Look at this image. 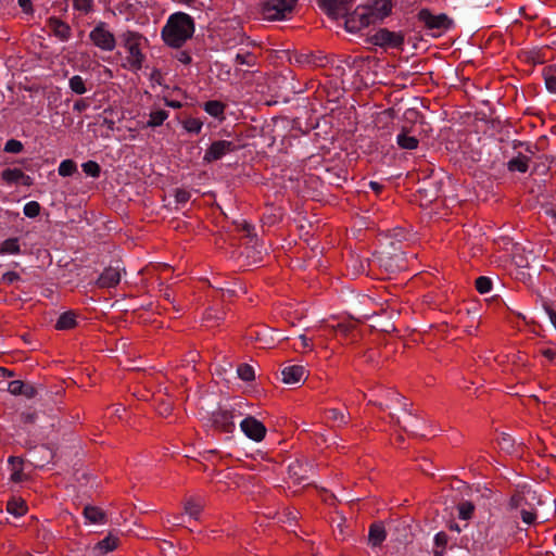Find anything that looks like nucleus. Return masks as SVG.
Wrapping results in <instances>:
<instances>
[{
  "instance_id": "obj_1",
  "label": "nucleus",
  "mask_w": 556,
  "mask_h": 556,
  "mask_svg": "<svg viewBox=\"0 0 556 556\" xmlns=\"http://www.w3.org/2000/svg\"><path fill=\"white\" fill-rule=\"evenodd\" d=\"M194 33V22L190 15L177 12L169 16L162 29V38L172 48H180Z\"/></svg>"
},
{
  "instance_id": "obj_2",
  "label": "nucleus",
  "mask_w": 556,
  "mask_h": 556,
  "mask_svg": "<svg viewBox=\"0 0 556 556\" xmlns=\"http://www.w3.org/2000/svg\"><path fill=\"white\" fill-rule=\"evenodd\" d=\"M298 0H262L260 3V13L264 20L280 21L283 20L287 12H291Z\"/></svg>"
},
{
  "instance_id": "obj_3",
  "label": "nucleus",
  "mask_w": 556,
  "mask_h": 556,
  "mask_svg": "<svg viewBox=\"0 0 556 556\" xmlns=\"http://www.w3.org/2000/svg\"><path fill=\"white\" fill-rule=\"evenodd\" d=\"M542 501L538 494V491L531 485L523 483L517 485L515 492L510 496L508 506L510 509H517L519 507L532 508L535 507V505H540Z\"/></svg>"
},
{
  "instance_id": "obj_4",
  "label": "nucleus",
  "mask_w": 556,
  "mask_h": 556,
  "mask_svg": "<svg viewBox=\"0 0 556 556\" xmlns=\"http://www.w3.org/2000/svg\"><path fill=\"white\" fill-rule=\"evenodd\" d=\"M124 40V45L128 50L129 56L128 62L135 70H140L143 62V54L139 48V40L141 39V35L134 31H126L122 36Z\"/></svg>"
},
{
  "instance_id": "obj_5",
  "label": "nucleus",
  "mask_w": 556,
  "mask_h": 556,
  "mask_svg": "<svg viewBox=\"0 0 556 556\" xmlns=\"http://www.w3.org/2000/svg\"><path fill=\"white\" fill-rule=\"evenodd\" d=\"M345 17V29L350 33H356L364 27L374 24L372 14L368 13V9L362 7H357L352 13H346Z\"/></svg>"
},
{
  "instance_id": "obj_6",
  "label": "nucleus",
  "mask_w": 556,
  "mask_h": 556,
  "mask_svg": "<svg viewBox=\"0 0 556 556\" xmlns=\"http://www.w3.org/2000/svg\"><path fill=\"white\" fill-rule=\"evenodd\" d=\"M417 18L428 29H450L453 26V21L445 13L433 15L426 8L418 12Z\"/></svg>"
},
{
  "instance_id": "obj_7",
  "label": "nucleus",
  "mask_w": 556,
  "mask_h": 556,
  "mask_svg": "<svg viewBox=\"0 0 556 556\" xmlns=\"http://www.w3.org/2000/svg\"><path fill=\"white\" fill-rule=\"evenodd\" d=\"M369 40L372 45L382 48H401L404 45V35L388 28H380Z\"/></svg>"
},
{
  "instance_id": "obj_8",
  "label": "nucleus",
  "mask_w": 556,
  "mask_h": 556,
  "mask_svg": "<svg viewBox=\"0 0 556 556\" xmlns=\"http://www.w3.org/2000/svg\"><path fill=\"white\" fill-rule=\"evenodd\" d=\"M89 37L94 46L105 51H112L116 46L115 37L105 28L104 22H100L90 31Z\"/></svg>"
},
{
  "instance_id": "obj_9",
  "label": "nucleus",
  "mask_w": 556,
  "mask_h": 556,
  "mask_svg": "<svg viewBox=\"0 0 556 556\" xmlns=\"http://www.w3.org/2000/svg\"><path fill=\"white\" fill-rule=\"evenodd\" d=\"M320 8L332 20L343 17L350 11L353 0H318Z\"/></svg>"
},
{
  "instance_id": "obj_10",
  "label": "nucleus",
  "mask_w": 556,
  "mask_h": 556,
  "mask_svg": "<svg viewBox=\"0 0 556 556\" xmlns=\"http://www.w3.org/2000/svg\"><path fill=\"white\" fill-rule=\"evenodd\" d=\"M238 149V146L232 141L218 140L212 142L208 149L205 151L203 160L207 163H212L222 159L229 152H233Z\"/></svg>"
},
{
  "instance_id": "obj_11",
  "label": "nucleus",
  "mask_w": 556,
  "mask_h": 556,
  "mask_svg": "<svg viewBox=\"0 0 556 556\" xmlns=\"http://www.w3.org/2000/svg\"><path fill=\"white\" fill-rule=\"evenodd\" d=\"M243 433L255 442H261L266 435V427L253 416H248L240 424Z\"/></svg>"
},
{
  "instance_id": "obj_12",
  "label": "nucleus",
  "mask_w": 556,
  "mask_h": 556,
  "mask_svg": "<svg viewBox=\"0 0 556 556\" xmlns=\"http://www.w3.org/2000/svg\"><path fill=\"white\" fill-rule=\"evenodd\" d=\"M211 421L215 429L226 433H231L235 429L232 410L217 407V409L212 413Z\"/></svg>"
},
{
  "instance_id": "obj_13",
  "label": "nucleus",
  "mask_w": 556,
  "mask_h": 556,
  "mask_svg": "<svg viewBox=\"0 0 556 556\" xmlns=\"http://www.w3.org/2000/svg\"><path fill=\"white\" fill-rule=\"evenodd\" d=\"M311 466L307 463H302L299 459L291 462L288 466V476L295 486L309 485L308 470Z\"/></svg>"
},
{
  "instance_id": "obj_14",
  "label": "nucleus",
  "mask_w": 556,
  "mask_h": 556,
  "mask_svg": "<svg viewBox=\"0 0 556 556\" xmlns=\"http://www.w3.org/2000/svg\"><path fill=\"white\" fill-rule=\"evenodd\" d=\"M29 453L33 463L39 468L50 464L55 456V452L47 444L30 446Z\"/></svg>"
},
{
  "instance_id": "obj_15",
  "label": "nucleus",
  "mask_w": 556,
  "mask_h": 556,
  "mask_svg": "<svg viewBox=\"0 0 556 556\" xmlns=\"http://www.w3.org/2000/svg\"><path fill=\"white\" fill-rule=\"evenodd\" d=\"M363 7L368 9L369 14H372L371 18L374 24L378 21H382L390 15L392 11L391 0H371L369 4Z\"/></svg>"
},
{
  "instance_id": "obj_16",
  "label": "nucleus",
  "mask_w": 556,
  "mask_h": 556,
  "mask_svg": "<svg viewBox=\"0 0 556 556\" xmlns=\"http://www.w3.org/2000/svg\"><path fill=\"white\" fill-rule=\"evenodd\" d=\"M281 375L282 381L287 384H300L308 378V372L301 365L285 367Z\"/></svg>"
},
{
  "instance_id": "obj_17",
  "label": "nucleus",
  "mask_w": 556,
  "mask_h": 556,
  "mask_svg": "<svg viewBox=\"0 0 556 556\" xmlns=\"http://www.w3.org/2000/svg\"><path fill=\"white\" fill-rule=\"evenodd\" d=\"M121 281V273L116 268L108 267L100 275L97 280V286L99 288H112L119 283Z\"/></svg>"
},
{
  "instance_id": "obj_18",
  "label": "nucleus",
  "mask_w": 556,
  "mask_h": 556,
  "mask_svg": "<svg viewBox=\"0 0 556 556\" xmlns=\"http://www.w3.org/2000/svg\"><path fill=\"white\" fill-rule=\"evenodd\" d=\"M48 26L52 30L54 36H56L61 40H67L71 37L70 25L58 17H50L48 20Z\"/></svg>"
},
{
  "instance_id": "obj_19",
  "label": "nucleus",
  "mask_w": 556,
  "mask_h": 556,
  "mask_svg": "<svg viewBox=\"0 0 556 556\" xmlns=\"http://www.w3.org/2000/svg\"><path fill=\"white\" fill-rule=\"evenodd\" d=\"M203 508H204V504L194 497H189L184 503L185 514H187L194 520H199Z\"/></svg>"
},
{
  "instance_id": "obj_20",
  "label": "nucleus",
  "mask_w": 556,
  "mask_h": 556,
  "mask_svg": "<svg viewBox=\"0 0 556 556\" xmlns=\"http://www.w3.org/2000/svg\"><path fill=\"white\" fill-rule=\"evenodd\" d=\"M386 529L381 523H372L369 527L368 542L372 546H379L386 540Z\"/></svg>"
},
{
  "instance_id": "obj_21",
  "label": "nucleus",
  "mask_w": 556,
  "mask_h": 556,
  "mask_svg": "<svg viewBox=\"0 0 556 556\" xmlns=\"http://www.w3.org/2000/svg\"><path fill=\"white\" fill-rule=\"evenodd\" d=\"M85 518L91 523L105 522L106 514L104 510L97 506L87 505L84 508Z\"/></svg>"
},
{
  "instance_id": "obj_22",
  "label": "nucleus",
  "mask_w": 556,
  "mask_h": 556,
  "mask_svg": "<svg viewBox=\"0 0 556 556\" xmlns=\"http://www.w3.org/2000/svg\"><path fill=\"white\" fill-rule=\"evenodd\" d=\"M530 159L522 153H518L517 156L513 157L507 163V168L509 172H519L526 173L529 167Z\"/></svg>"
},
{
  "instance_id": "obj_23",
  "label": "nucleus",
  "mask_w": 556,
  "mask_h": 556,
  "mask_svg": "<svg viewBox=\"0 0 556 556\" xmlns=\"http://www.w3.org/2000/svg\"><path fill=\"white\" fill-rule=\"evenodd\" d=\"M119 544V539L117 536H114L111 532L105 536L103 540L97 543L94 546L96 549H99L101 554H106L109 552L114 551L117 548Z\"/></svg>"
},
{
  "instance_id": "obj_24",
  "label": "nucleus",
  "mask_w": 556,
  "mask_h": 556,
  "mask_svg": "<svg viewBox=\"0 0 556 556\" xmlns=\"http://www.w3.org/2000/svg\"><path fill=\"white\" fill-rule=\"evenodd\" d=\"M76 325H77L76 314L72 311H68V312L61 314V316L59 317V319L55 324V328L58 330H67V329H73Z\"/></svg>"
},
{
  "instance_id": "obj_25",
  "label": "nucleus",
  "mask_w": 556,
  "mask_h": 556,
  "mask_svg": "<svg viewBox=\"0 0 556 556\" xmlns=\"http://www.w3.org/2000/svg\"><path fill=\"white\" fill-rule=\"evenodd\" d=\"M7 510L16 517H21L26 514L27 506L24 500L12 497L7 503Z\"/></svg>"
},
{
  "instance_id": "obj_26",
  "label": "nucleus",
  "mask_w": 556,
  "mask_h": 556,
  "mask_svg": "<svg viewBox=\"0 0 556 556\" xmlns=\"http://www.w3.org/2000/svg\"><path fill=\"white\" fill-rule=\"evenodd\" d=\"M396 142L401 149L414 150L418 147V139L414 136H409L407 131L403 130L397 135Z\"/></svg>"
},
{
  "instance_id": "obj_27",
  "label": "nucleus",
  "mask_w": 556,
  "mask_h": 556,
  "mask_svg": "<svg viewBox=\"0 0 556 556\" xmlns=\"http://www.w3.org/2000/svg\"><path fill=\"white\" fill-rule=\"evenodd\" d=\"M226 105L217 100H210L204 103V110L213 117H220L224 114Z\"/></svg>"
},
{
  "instance_id": "obj_28",
  "label": "nucleus",
  "mask_w": 556,
  "mask_h": 556,
  "mask_svg": "<svg viewBox=\"0 0 556 556\" xmlns=\"http://www.w3.org/2000/svg\"><path fill=\"white\" fill-rule=\"evenodd\" d=\"M515 439L507 432H502L501 439L498 440V444L501 450L507 454L514 453L515 450Z\"/></svg>"
},
{
  "instance_id": "obj_29",
  "label": "nucleus",
  "mask_w": 556,
  "mask_h": 556,
  "mask_svg": "<svg viewBox=\"0 0 556 556\" xmlns=\"http://www.w3.org/2000/svg\"><path fill=\"white\" fill-rule=\"evenodd\" d=\"M18 252H20V244H18V240L16 238H10L2 242L1 248H0L1 254H5V253L16 254Z\"/></svg>"
},
{
  "instance_id": "obj_30",
  "label": "nucleus",
  "mask_w": 556,
  "mask_h": 556,
  "mask_svg": "<svg viewBox=\"0 0 556 556\" xmlns=\"http://www.w3.org/2000/svg\"><path fill=\"white\" fill-rule=\"evenodd\" d=\"M1 176L8 184L17 182L23 177V170L20 168H7L2 172Z\"/></svg>"
},
{
  "instance_id": "obj_31",
  "label": "nucleus",
  "mask_w": 556,
  "mask_h": 556,
  "mask_svg": "<svg viewBox=\"0 0 556 556\" xmlns=\"http://www.w3.org/2000/svg\"><path fill=\"white\" fill-rule=\"evenodd\" d=\"M328 414L332 420L339 422L340 425H346L350 418V413L348 409L339 410L337 408H330L328 409Z\"/></svg>"
},
{
  "instance_id": "obj_32",
  "label": "nucleus",
  "mask_w": 556,
  "mask_h": 556,
  "mask_svg": "<svg viewBox=\"0 0 556 556\" xmlns=\"http://www.w3.org/2000/svg\"><path fill=\"white\" fill-rule=\"evenodd\" d=\"M475 511V505L472 502L466 501L458 505L459 518L464 520H469Z\"/></svg>"
},
{
  "instance_id": "obj_33",
  "label": "nucleus",
  "mask_w": 556,
  "mask_h": 556,
  "mask_svg": "<svg viewBox=\"0 0 556 556\" xmlns=\"http://www.w3.org/2000/svg\"><path fill=\"white\" fill-rule=\"evenodd\" d=\"M525 252H526L525 249L517 248L513 254V262L519 268H530V263H529Z\"/></svg>"
},
{
  "instance_id": "obj_34",
  "label": "nucleus",
  "mask_w": 556,
  "mask_h": 556,
  "mask_svg": "<svg viewBox=\"0 0 556 556\" xmlns=\"http://www.w3.org/2000/svg\"><path fill=\"white\" fill-rule=\"evenodd\" d=\"M448 542V536L445 532H439L434 538V543L437 545V549H434V556H443L444 548Z\"/></svg>"
},
{
  "instance_id": "obj_35",
  "label": "nucleus",
  "mask_w": 556,
  "mask_h": 556,
  "mask_svg": "<svg viewBox=\"0 0 556 556\" xmlns=\"http://www.w3.org/2000/svg\"><path fill=\"white\" fill-rule=\"evenodd\" d=\"M77 170L73 160H64L59 166V174L63 177L72 176Z\"/></svg>"
},
{
  "instance_id": "obj_36",
  "label": "nucleus",
  "mask_w": 556,
  "mask_h": 556,
  "mask_svg": "<svg viewBox=\"0 0 556 556\" xmlns=\"http://www.w3.org/2000/svg\"><path fill=\"white\" fill-rule=\"evenodd\" d=\"M167 112L164 110H159L155 112H152L150 114V119L147 123L150 127H156L163 124V122L167 118Z\"/></svg>"
},
{
  "instance_id": "obj_37",
  "label": "nucleus",
  "mask_w": 556,
  "mask_h": 556,
  "mask_svg": "<svg viewBox=\"0 0 556 556\" xmlns=\"http://www.w3.org/2000/svg\"><path fill=\"white\" fill-rule=\"evenodd\" d=\"M237 371L239 378L243 381H252L255 378L254 370L249 364H241Z\"/></svg>"
},
{
  "instance_id": "obj_38",
  "label": "nucleus",
  "mask_w": 556,
  "mask_h": 556,
  "mask_svg": "<svg viewBox=\"0 0 556 556\" xmlns=\"http://www.w3.org/2000/svg\"><path fill=\"white\" fill-rule=\"evenodd\" d=\"M83 170L86 175L97 178L100 176L101 168L99 164L94 161H88L83 164Z\"/></svg>"
},
{
  "instance_id": "obj_39",
  "label": "nucleus",
  "mask_w": 556,
  "mask_h": 556,
  "mask_svg": "<svg viewBox=\"0 0 556 556\" xmlns=\"http://www.w3.org/2000/svg\"><path fill=\"white\" fill-rule=\"evenodd\" d=\"M70 87L72 91H74L77 94H83L86 92L85 83L83 78L78 75H75L70 79Z\"/></svg>"
},
{
  "instance_id": "obj_40",
  "label": "nucleus",
  "mask_w": 556,
  "mask_h": 556,
  "mask_svg": "<svg viewBox=\"0 0 556 556\" xmlns=\"http://www.w3.org/2000/svg\"><path fill=\"white\" fill-rule=\"evenodd\" d=\"M372 328H378L380 331L391 333L396 330L392 319H379L376 320V325Z\"/></svg>"
},
{
  "instance_id": "obj_41",
  "label": "nucleus",
  "mask_w": 556,
  "mask_h": 556,
  "mask_svg": "<svg viewBox=\"0 0 556 556\" xmlns=\"http://www.w3.org/2000/svg\"><path fill=\"white\" fill-rule=\"evenodd\" d=\"M492 288V281L490 278L481 276L476 280V289L479 293H486Z\"/></svg>"
},
{
  "instance_id": "obj_42",
  "label": "nucleus",
  "mask_w": 556,
  "mask_h": 556,
  "mask_svg": "<svg viewBox=\"0 0 556 556\" xmlns=\"http://www.w3.org/2000/svg\"><path fill=\"white\" fill-rule=\"evenodd\" d=\"M40 208L41 207L38 202L31 201L24 206V214L29 218H34L40 214Z\"/></svg>"
},
{
  "instance_id": "obj_43",
  "label": "nucleus",
  "mask_w": 556,
  "mask_h": 556,
  "mask_svg": "<svg viewBox=\"0 0 556 556\" xmlns=\"http://www.w3.org/2000/svg\"><path fill=\"white\" fill-rule=\"evenodd\" d=\"M184 127L189 132H199L202 127V122L199 118L190 117L184 122Z\"/></svg>"
},
{
  "instance_id": "obj_44",
  "label": "nucleus",
  "mask_w": 556,
  "mask_h": 556,
  "mask_svg": "<svg viewBox=\"0 0 556 556\" xmlns=\"http://www.w3.org/2000/svg\"><path fill=\"white\" fill-rule=\"evenodd\" d=\"M521 519L527 525H533L536 520V513L534 510V507L532 508H522L521 509Z\"/></svg>"
},
{
  "instance_id": "obj_45",
  "label": "nucleus",
  "mask_w": 556,
  "mask_h": 556,
  "mask_svg": "<svg viewBox=\"0 0 556 556\" xmlns=\"http://www.w3.org/2000/svg\"><path fill=\"white\" fill-rule=\"evenodd\" d=\"M23 143L15 139H10L4 146V151L8 153H20L23 151Z\"/></svg>"
},
{
  "instance_id": "obj_46",
  "label": "nucleus",
  "mask_w": 556,
  "mask_h": 556,
  "mask_svg": "<svg viewBox=\"0 0 556 556\" xmlns=\"http://www.w3.org/2000/svg\"><path fill=\"white\" fill-rule=\"evenodd\" d=\"M25 383L21 380H14L9 383L8 390L13 395H22Z\"/></svg>"
},
{
  "instance_id": "obj_47",
  "label": "nucleus",
  "mask_w": 556,
  "mask_h": 556,
  "mask_svg": "<svg viewBox=\"0 0 556 556\" xmlns=\"http://www.w3.org/2000/svg\"><path fill=\"white\" fill-rule=\"evenodd\" d=\"M73 5L78 11L89 13L92 10V0H74Z\"/></svg>"
},
{
  "instance_id": "obj_48",
  "label": "nucleus",
  "mask_w": 556,
  "mask_h": 556,
  "mask_svg": "<svg viewBox=\"0 0 556 556\" xmlns=\"http://www.w3.org/2000/svg\"><path fill=\"white\" fill-rule=\"evenodd\" d=\"M190 197V192L186 189L177 188L175 190V200L177 203H186L189 201Z\"/></svg>"
},
{
  "instance_id": "obj_49",
  "label": "nucleus",
  "mask_w": 556,
  "mask_h": 556,
  "mask_svg": "<svg viewBox=\"0 0 556 556\" xmlns=\"http://www.w3.org/2000/svg\"><path fill=\"white\" fill-rule=\"evenodd\" d=\"M20 417H21V420L25 425H33L37 420V413L36 412H23Z\"/></svg>"
},
{
  "instance_id": "obj_50",
  "label": "nucleus",
  "mask_w": 556,
  "mask_h": 556,
  "mask_svg": "<svg viewBox=\"0 0 556 556\" xmlns=\"http://www.w3.org/2000/svg\"><path fill=\"white\" fill-rule=\"evenodd\" d=\"M355 328L352 324L346 323H340L337 326H332V329H338V331H341L343 334L348 336L351 330Z\"/></svg>"
},
{
  "instance_id": "obj_51",
  "label": "nucleus",
  "mask_w": 556,
  "mask_h": 556,
  "mask_svg": "<svg viewBox=\"0 0 556 556\" xmlns=\"http://www.w3.org/2000/svg\"><path fill=\"white\" fill-rule=\"evenodd\" d=\"M545 86L549 91L556 92V76L555 75L546 76L545 77Z\"/></svg>"
},
{
  "instance_id": "obj_52",
  "label": "nucleus",
  "mask_w": 556,
  "mask_h": 556,
  "mask_svg": "<svg viewBox=\"0 0 556 556\" xmlns=\"http://www.w3.org/2000/svg\"><path fill=\"white\" fill-rule=\"evenodd\" d=\"M36 394H37L36 388L31 384L25 383V388L23 389L22 395H25L27 399H33L36 396Z\"/></svg>"
},
{
  "instance_id": "obj_53",
  "label": "nucleus",
  "mask_w": 556,
  "mask_h": 556,
  "mask_svg": "<svg viewBox=\"0 0 556 556\" xmlns=\"http://www.w3.org/2000/svg\"><path fill=\"white\" fill-rule=\"evenodd\" d=\"M18 5L22 8L24 13H26V14L33 13L31 0H18Z\"/></svg>"
},
{
  "instance_id": "obj_54",
  "label": "nucleus",
  "mask_w": 556,
  "mask_h": 556,
  "mask_svg": "<svg viewBox=\"0 0 556 556\" xmlns=\"http://www.w3.org/2000/svg\"><path fill=\"white\" fill-rule=\"evenodd\" d=\"M536 203L541 206V208H545L546 206H548L551 204V202H548V194H545V193H540L538 197H536Z\"/></svg>"
},
{
  "instance_id": "obj_55",
  "label": "nucleus",
  "mask_w": 556,
  "mask_h": 556,
  "mask_svg": "<svg viewBox=\"0 0 556 556\" xmlns=\"http://www.w3.org/2000/svg\"><path fill=\"white\" fill-rule=\"evenodd\" d=\"M20 275L16 271H8L2 276V279L8 283H12L16 281Z\"/></svg>"
},
{
  "instance_id": "obj_56",
  "label": "nucleus",
  "mask_w": 556,
  "mask_h": 556,
  "mask_svg": "<svg viewBox=\"0 0 556 556\" xmlns=\"http://www.w3.org/2000/svg\"><path fill=\"white\" fill-rule=\"evenodd\" d=\"M450 554L451 556H467L468 552L459 546L452 545L450 547Z\"/></svg>"
},
{
  "instance_id": "obj_57",
  "label": "nucleus",
  "mask_w": 556,
  "mask_h": 556,
  "mask_svg": "<svg viewBox=\"0 0 556 556\" xmlns=\"http://www.w3.org/2000/svg\"><path fill=\"white\" fill-rule=\"evenodd\" d=\"M544 309L545 312L547 313L548 317H549V320L552 323V325L555 327L556 329V312L549 307L548 305L544 304Z\"/></svg>"
},
{
  "instance_id": "obj_58",
  "label": "nucleus",
  "mask_w": 556,
  "mask_h": 556,
  "mask_svg": "<svg viewBox=\"0 0 556 556\" xmlns=\"http://www.w3.org/2000/svg\"><path fill=\"white\" fill-rule=\"evenodd\" d=\"M177 60L184 64H189L191 63V56L189 55V53L187 51H180L178 54H177Z\"/></svg>"
},
{
  "instance_id": "obj_59",
  "label": "nucleus",
  "mask_w": 556,
  "mask_h": 556,
  "mask_svg": "<svg viewBox=\"0 0 556 556\" xmlns=\"http://www.w3.org/2000/svg\"><path fill=\"white\" fill-rule=\"evenodd\" d=\"M23 479V475H22V466H20L17 469H15L13 471V473L11 475V480L13 482H21Z\"/></svg>"
},
{
  "instance_id": "obj_60",
  "label": "nucleus",
  "mask_w": 556,
  "mask_h": 556,
  "mask_svg": "<svg viewBox=\"0 0 556 556\" xmlns=\"http://www.w3.org/2000/svg\"><path fill=\"white\" fill-rule=\"evenodd\" d=\"M355 311H356V313H357L358 315H361V317H363V318H368V317H370L371 315H375V314H376V313H371L369 309H367V308H365V307H361V306L356 307V308H355Z\"/></svg>"
},
{
  "instance_id": "obj_61",
  "label": "nucleus",
  "mask_w": 556,
  "mask_h": 556,
  "mask_svg": "<svg viewBox=\"0 0 556 556\" xmlns=\"http://www.w3.org/2000/svg\"><path fill=\"white\" fill-rule=\"evenodd\" d=\"M237 225L241 227V230L247 231L249 237H252L251 231L253 227L248 222L242 220V223H237Z\"/></svg>"
},
{
  "instance_id": "obj_62",
  "label": "nucleus",
  "mask_w": 556,
  "mask_h": 556,
  "mask_svg": "<svg viewBox=\"0 0 556 556\" xmlns=\"http://www.w3.org/2000/svg\"><path fill=\"white\" fill-rule=\"evenodd\" d=\"M249 58H251V54H250V53H248V54H245V55H244V54H240V53H238V54L236 55V61H237V63H239V64H250V62H249V60H248Z\"/></svg>"
},
{
  "instance_id": "obj_63",
  "label": "nucleus",
  "mask_w": 556,
  "mask_h": 556,
  "mask_svg": "<svg viewBox=\"0 0 556 556\" xmlns=\"http://www.w3.org/2000/svg\"><path fill=\"white\" fill-rule=\"evenodd\" d=\"M88 106L85 100H77L74 104V110L81 112Z\"/></svg>"
},
{
  "instance_id": "obj_64",
  "label": "nucleus",
  "mask_w": 556,
  "mask_h": 556,
  "mask_svg": "<svg viewBox=\"0 0 556 556\" xmlns=\"http://www.w3.org/2000/svg\"><path fill=\"white\" fill-rule=\"evenodd\" d=\"M544 212L546 215H549L551 217H553L556 220V211L554 210L552 203L544 208Z\"/></svg>"
}]
</instances>
